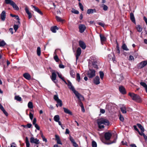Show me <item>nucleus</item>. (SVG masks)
I'll use <instances>...</instances> for the list:
<instances>
[{
    "mask_svg": "<svg viewBox=\"0 0 147 147\" xmlns=\"http://www.w3.org/2000/svg\"><path fill=\"white\" fill-rule=\"evenodd\" d=\"M112 136V134L110 132H107L105 133L104 137L105 140L103 138H101L100 140L101 141L104 143L107 144H110L113 143H115L116 141V139H114L113 141L110 143H107L106 140H109L111 139Z\"/></svg>",
    "mask_w": 147,
    "mask_h": 147,
    "instance_id": "f257e3e1",
    "label": "nucleus"
},
{
    "mask_svg": "<svg viewBox=\"0 0 147 147\" xmlns=\"http://www.w3.org/2000/svg\"><path fill=\"white\" fill-rule=\"evenodd\" d=\"M97 123L98 125V128L100 129H102L104 128V125H102V124L108 125L109 124V122L108 120L101 118L97 120Z\"/></svg>",
    "mask_w": 147,
    "mask_h": 147,
    "instance_id": "f03ea898",
    "label": "nucleus"
},
{
    "mask_svg": "<svg viewBox=\"0 0 147 147\" xmlns=\"http://www.w3.org/2000/svg\"><path fill=\"white\" fill-rule=\"evenodd\" d=\"M68 83L67 84V85L69 88L73 91L77 97L78 98H79L80 97H82L81 95L78 93L77 91L75 90L74 87L73 86L70 82L68 80Z\"/></svg>",
    "mask_w": 147,
    "mask_h": 147,
    "instance_id": "7ed1b4c3",
    "label": "nucleus"
},
{
    "mask_svg": "<svg viewBox=\"0 0 147 147\" xmlns=\"http://www.w3.org/2000/svg\"><path fill=\"white\" fill-rule=\"evenodd\" d=\"M128 95L131 97L133 100L138 102H142V100L140 97L138 95L131 92H129Z\"/></svg>",
    "mask_w": 147,
    "mask_h": 147,
    "instance_id": "20e7f679",
    "label": "nucleus"
},
{
    "mask_svg": "<svg viewBox=\"0 0 147 147\" xmlns=\"http://www.w3.org/2000/svg\"><path fill=\"white\" fill-rule=\"evenodd\" d=\"M87 75L89 78H92L95 75V71L94 69H90L88 71Z\"/></svg>",
    "mask_w": 147,
    "mask_h": 147,
    "instance_id": "39448f33",
    "label": "nucleus"
},
{
    "mask_svg": "<svg viewBox=\"0 0 147 147\" xmlns=\"http://www.w3.org/2000/svg\"><path fill=\"white\" fill-rule=\"evenodd\" d=\"M147 65V60L141 61L137 64V68L139 69H141L143 68Z\"/></svg>",
    "mask_w": 147,
    "mask_h": 147,
    "instance_id": "423d86ee",
    "label": "nucleus"
},
{
    "mask_svg": "<svg viewBox=\"0 0 147 147\" xmlns=\"http://www.w3.org/2000/svg\"><path fill=\"white\" fill-rule=\"evenodd\" d=\"M78 28L79 30V32L81 33L83 32L86 28L85 25L83 24H79Z\"/></svg>",
    "mask_w": 147,
    "mask_h": 147,
    "instance_id": "0eeeda50",
    "label": "nucleus"
},
{
    "mask_svg": "<svg viewBox=\"0 0 147 147\" xmlns=\"http://www.w3.org/2000/svg\"><path fill=\"white\" fill-rule=\"evenodd\" d=\"M0 17L1 20L2 21H4L5 20L6 17V13L5 11L3 10L2 11Z\"/></svg>",
    "mask_w": 147,
    "mask_h": 147,
    "instance_id": "6e6552de",
    "label": "nucleus"
},
{
    "mask_svg": "<svg viewBox=\"0 0 147 147\" xmlns=\"http://www.w3.org/2000/svg\"><path fill=\"white\" fill-rule=\"evenodd\" d=\"M30 142L31 143H34L37 144H39L40 143L39 140L37 138H34L33 137L30 138Z\"/></svg>",
    "mask_w": 147,
    "mask_h": 147,
    "instance_id": "1a4fd4ad",
    "label": "nucleus"
},
{
    "mask_svg": "<svg viewBox=\"0 0 147 147\" xmlns=\"http://www.w3.org/2000/svg\"><path fill=\"white\" fill-rule=\"evenodd\" d=\"M81 53V49L80 47H78L76 51V60L77 61L78 59L79 56L80 55Z\"/></svg>",
    "mask_w": 147,
    "mask_h": 147,
    "instance_id": "9d476101",
    "label": "nucleus"
},
{
    "mask_svg": "<svg viewBox=\"0 0 147 147\" xmlns=\"http://www.w3.org/2000/svg\"><path fill=\"white\" fill-rule=\"evenodd\" d=\"M56 75L55 72H52V76L51 77V78L52 81H53L55 83H56L57 82V81H56Z\"/></svg>",
    "mask_w": 147,
    "mask_h": 147,
    "instance_id": "9b49d317",
    "label": "nucleus"
},
{
    "mask_svg": "<svg viewBox=\"0 0 147 147\" xmlns=\"http://www.w3.org/2000/svg\"><path fill=\"white\" fill-rule=\"evenodd\" d=\"M32 8L34 9V10L41 15H43V13L37 7L34 5H31Z\"/></svg>",
    "mask_w": 147,
    "mask_h": 147,
    "instance_id": "f8f14e48",
    "label": "nucleus"
},
{
    "mask_svg": "<svg viewBox=\"0 0 147 147\" xmlns=\"http://www.w3.org/2000/svg\"><path fill=\"white\" fill-rule=\"evenodd\" d=\"M119 90L120 92L122 94H125L126 93L125 88L122 86H121L119 87Z\"/></svg>",
    "mask_w": 147,
    "mask_h": 147,
    "instance_id": "ddd939ff",
    "label": "nucleus"
},
{
    "mask_svg": "<svg viewBox=\"0 0 147 147\" xmlns=\"http://www.w3.org/2000/svg\"><path fill=\"white\" fill-rule=\"evenodd\" d=\"M80 46L83 49H84L86 48V45L84 42L80 40L79 42Z\"/></svg>",
    "mask_w": 147,
    "mask_h": 147,
    "instance_id": "4468645a",
    "label": "nucleus"
},
{
    "mask_svg": "<svg viewBox=\"0 0 147 147\" xmlns=\"http://www.w3.org/2000/svg\"><path fill=\"white\" fill-rule=\"evenodd\" d=\"M82 97H80L79 98H77L79 100L78 102L79 105L81 107H84L83 105L82 102H81V100H83L84 99V97L81 95Z\"/></svg>",
    "mask_w": 147,
    "mask_h": 147,
    "instance_id": "2eb2a0df",
    "label": "nucleus"
},
{
    "mask_svg": "<svg viewBox=\"0 0 147 147\" xmlns=\"http://www.w3.org/2000/svg\"><path fill=\"white\" fill-rule=\"evenodd\" d=\"M94 82L96 85H98L100 83V78L98 76H96L94 79Z\"/></svg>",
    "mask_w": 147,
    "mask_h": 147,
    "instance_id": "dca6fc26",
    "label": "nucleus"
},
{
    "mask_svg": "<svg viewBox=\"0 0 147 147\" xmlns=\"http://www.w3.org/2000/svg\"><path fill=\"white\" fill-rule=\"evenodd\" d=\"M25 11L26 13L28 14V18L30 19L32 17V14L29 11L27 7H26L25 9Z\"/></svg>",
    "mask_w": 147,
    "mask_h": 147,
    "instance_id": "f3484780",
    "label": "nucleus"
},
{
    "mask_svg": "<svg viewBox=\"0 0 147 147\" xmlns=\"http://www.w3.org/2000/svg\"><path fill=\"white\" fill-rule=\"evenodd\" d=\"M96 10L95 9H89L87 10V13L88 14H90L96 13Z\"/></svg>",
    "mask_w": 147,
    "mask_h": 147,
    "instance_id": "a211bd4d",
    "label": "nucleus"
},
{
    "mask_svg": "<svg viewBox=\"0 0 147 147\" xmlns=\"http://www.w3.org/2000/svg\"><path fill=\"white\" fill-rule=\"evenodd\" d=\"M63 109L64 110V112L65 113L67 114H68L70 115H72V112L68 109L65 107H63Z\"/></svg>",
    "mask_w": 147,
    "mask_h": 147,
    "instance_id": "6ab92c4d",
    "label": "nucleus"
},
{
    "mask_svg": "<svg viewBox=\"0 0 147 147\" xmlns=\"http://www.w3.org/2000/svg\"><path fill=\"white\" fill-rule=\"evenodd\" d=\"M24 77L28 80H30L31 78L30 75L28 73L24 74L23 75Z\"/></svg>",
    "mask_w": 147,
    "mask_h": 147,
    "instance_id": "aec40b11",
    "label": "nucleus"
},
{
    "mask_svg": "<svg viewBox=\"0 0 147 147\" xmlns=\"http://www.w3.org/2000/svg\"><path fill=\"white\" fill-rule=\"evenodd\" d=\"M117 81L118 82H120L123 79V77L120 75H117L116 77Z\"/></svg>",
    "mask_w": 147,
    "mask_h": 147,
    "instance_id": "412c9836",
    "label": "nucleus"
},
{
    "mask_svg": "<svg viewBox=\"0 0 147 147\" xmlns=\"http://www.w3.org/2000/svg\"><path fill=\"white\" fill-rule=\"evenodd\" d=\"M55 140L57 141V144L62 145V143L60 140V139L59 136L56 135H55Z\"/></svg>",
    "mask_w": 147,
    "mask_h": 147,
    "instance_id": "4be33fe9",
    "label": "nucleus"
},
{
    "mask_svg": "<svg viewBox=\"0 0 147 147\" xmlns=\"http://www.w3.org/2000/svg\"><path fill=\"white\" fill-rule=\"evenodd\" d=\"M58 28L56 26H54L52 27L51 28V30L53 33L56 32V30H58Z\"/></svg>",
    "mask_w": 147,
    "mask_h": 147,
    "instance_id": "5701e85b",
    "label": "nucleus"
},
{
    "mask_svg": "<svg viewBox=\"0 0 147 147\" xmlns=\"http://www.w3.org/2000/svg\"><path fill=\"white\" fill-rule=\"evenodd\" d=\"M14 9L16 10H18L19 9V8L18 6L13 1L11 5Z\"/></svg>",
    "mask_w": 147,
    "mask_h": 147,
    "instance_id": "b1692460",
    "label": "nucleus"
},
{
    "mask_svg": "<svg viewBox=\"0 0 147 147\" xmlns=\"http://www.w3.org/2000/svg\"><path fill=\"white\" fill-rule=\"evenodd\" d=\"M130 18L131 20L134 23H136V21L134 14L132 13H130Z\"/></svg>",
    "mask_w": 147,
    "mask_h": 147,
    "instance_id": "393cba45",
    "label": "nucleus"
},
{
    "mask_svg": "<svg viewBox=\"0 0 147 147\" xmlns=\"http://www.w3.org/2000/svg\"><path fill=\"white\" fill-rule=\"evenodd\" d=\"M100 6L102 8L103 10L104 11H106L108 10V7L107 6L104 4L100 5Z\"/></svg>",
    "mask_w": 147,
    "mask_h": 147,
    "instance_id": "a878e982",
    "label": "nucleus"
},
{
    "mask_svg": "<svg viewBox=\"0 0 147 147\" xmlns=\"http://www.w3.org/2000/svg\"><path fill=\"white\" fill-rule=\"evenodd\" d=\"M140 84L145 88L146 91L147 93V85L144 82H141Z\"/></svg>",
    "mask_w": 147,
    "mask_h": 147,
    "instance_id": "bb28decb",
    "label": "nucleus"
},
{
    "mask_svg": "<svg viewBox=\"0 0 147 147\" xmlns=\"http://www.w3.org/2000/svg\"><path fill=\"white\" fill-rule=\"evenodd\" d=\"M100 36L101 42L106 41V38L103 35H102L100 34Z\"/></svg>",
    "mask_w": 147,
    "mask_h": 147,
    "instance_id": "cd10ccee",
    "label": "nucleus"
},
{
    "mask_svg": "<svg viewBox=\"0 0 147 147\" xmlns=\"http://www.w3.org/2000/svg\"><path fill=\"white\" fill-rule=\"evenodd\" d=\"M70 74L72 77L73 78H75V73L74 70H72L70 71Z\"/></svg>",
    "mask_w": 147,
    "mask_h": 147,
    "instance_id": "c85d7f7f",
    "label": "nucleus"
},
{
    "mask_svg": "<svg viewBox=\"0 0 147 147\" xmlns=\"http://www.w3.org/2000/svg\"><path fill=\"white\" fill-rule=\"evenodd\" d=\"M54 120L57 122H58L60 120V117L59 115H55L54 117Z\"/></svg>",
    "mask_w": 147,
    "mask_h": 147,
    "instance_id": "c756f323",
    "label": "nucleus"
},
{
    "mask_svg": "<svg viewBox=\"0 0 147 147\" xmlns=\"http://www.w3.org/2000/svg\"><path fill=\"white\" fill-rule=\"evenodd\" d=\"M137 125L138 127L140 129L141 131H144V128L141 124L138 123Z\"/></svg>",
    "mask_w": 147,
    "mask_h": 147,
    "instance_id": "7c9ffc66",
    "label": "nucleus"
},
{
    "mask_svg": "<svg viewBox=\"0 0 147 147\" xmlns=\"http://www.w3.org/2000/svg\"><path fill=\"white\" fill-rule=\"evenodd\" d=\"M137 31L139 32H141L142 30V28L140 25H138L136 27Z\"/></svg>",
    "mask_w": 147,
    "mask_h": 147,
    "instance_id": "2f4dec72",
    "label": "nucleus"
},
{
    "mask_svg": "<svg viewBox=\"0 0 147 147\" xmlns=\"http://www.w3.org/2000/svg\"><path fill=\"white\" fill-rule=\"evenodd\" d=\"M26 147H30V144L29 142L28 138L27 137H26Z\"/></svg>",
    "mask_w": 147,
    "mask_h": 147,
    "instance_id": "473e14b6",
    "label": "nucleus"
},
{
    "mask_svg": "<svg viewBox=\"0 0 147 147\" xmlns=\"http://www.w3.org/2000/svg\"><path fill=\"white\" fill-rule=\"evenodd\" d=\"M5 2L6 4H10L11 5L13 1L11 0H5Z\"/></svg>",
    "mask_w": 147,
    "mask_h": 147,
    "instance_id": "72a5a7b5",
    "label": "nucleus"
},
{
    "mask_svg": "<svg viewBox=\"0 0 147 147\" xmlns=\"http://www.w3.org/2000/svg\"><path fill=\"white\" fill-rule=\"evenodd\" d=\"M76 80L78 82H80V77L79 73H78L76 75Z\"/></svg>",
    "mask_w": 147,
    "mask_h": 147,
    "instance_id": "f704fd0d",
    "label": "nucleus"
},
{
    "mask_svg": "<svg viewBox=\"0 0 147 147\" xmlns=\"http://www.w3.org/2000/svg\"><path fill=\"white\" fill-rule=\"evenodd\" d=\"M122 48L123 50L125 51H128L129 50V49L127 47V46L126 44L125 43H124L122 46Z\"/></svg>",
    "mask_w": 147,
    "mask_h": 147,
    "instance_id": "c9c22d12",
    "label": "nucleus"
},
{
    "mask_svg": "<svg viewBox=\"0 0 147 147\" xmlns=\"http://www.w3.org/2000/svg\"><path fill=\"white\" fill-rule=\"evenodd\" d=\"M14 99L15 100H16L17 101H19V102L21 101L22 100L21 98L18 96H15Z\"/></svg>",
    "mask_w": 147,
    "mask_h": 147,
    "instance_id": "e433bc0d",
    "label": "nucleus"
},
{
    "mask_svg": "<svg viewBox=\"0 0 147 147\" xmlns=\"http://www.w3.org/2000/svg\"><path fill=\"white\" fill-rule=\"evenodd\" d=\"M37 54L38 56H40L41 54L40 48L39 47H38L37 48Z\"/></svg>",
    "mask_w": 147,
    "mask_h": 147,
    "instance_id": "4c0bfd02",
    "label": "nucleus"
},
{
    "mask_svg": "<svg viewBox=\"0 0 147 147\" xmlns=\"http://www.w3.org/2000/svg\"><path fill=\"white\" fill-rule=\"evenodd\" d=\"M6 44V43L4 40H2L0 41V47H2L5 46Z\"/></svg>",
    "mask_w": 147,
    "mask_h": 147,
    "instance_id": "58836bf2",
    "label": "nucleus"
},
{
    "mask_svg": "<svg viewBox=\"0 0 147 147\" xmlns=\"http://www.w3.org/2000/svg\"><path fill=\"white\" fill-rule=\"evenodd\" d=\"M28 107L29 108L32 109L33 108L32 103L31 102H29L28 103Z\"/></svg>",
    "mask_w": 147,
    "mask_h": 147,
    "instance_id": "ea45409f",
    "label": "nucleus"
},
{
    "mask_svg": "<svg viewBox=\"0 0 147 147\" xmlns=\"http://www.w3.org/2000/svg\"><path fill=\"white\" fill-rule=\"evenodd\" d=\"M57 104L59 105V106L61 107L62 106L63 104L62 101L60 100H59L56 101Z\"/></svg>",
    "mask_w": 147,
    "mask_h": 147,
    "instance_id": "a19ab883",
    "label": "nucleus"
},
{
    "mask_svg": "<svg viewBox=\"0 0 147 147\" xmlns=\"http://www.w3.org/2000/svg\"><path fill=\"white\" fill-rule=\"evenodd\" d=\"M99 75L100 78L101 80H103L104 76V74L102 71H99Z\"/></svg>",
    "mask_w": 147,
    "mask_h": 147,
    "instance_id": "79ce46f5",
    "label": "nucleus"
},
{
    "mask_svg": "<svg viewBox=\"0 0 147 147\" xmlns=\"http://www.w3.org/2000/svg\"><path fill=\"white\" fill-rule=\"evenodd\" d=\"M40 134L41 135V137L43 139V141H45V142H47V139L45 138V137L43 135L42 133V132H40Z\"/></svg>",
    "mask_w": 147,
    "mask_h": 147,
    "instance_id": "37998d69",
    "label": "nucleus"
},
{
    "mask_svg": "<svg viewBox=\"0 0 147 147\" xmlns=\"http://www.w3.org/2000/svg\"><path fill=\"white\" fill-rule=\"evenodd\" d=\"M121 110L123 113H126V109L125 107H122L121 108Z\"/></svg>",
    "mask_w": 147,
    "mask_h": 147,
    "instance_id": "c03bdc74",
    "label": "nucleus"
},
{
    "mask_svg": "<svg viewBox=\"0 0 147 147\" xmlns=\"http://www.w3.org/2000/svg\"><path fill=\"white\" fill-rule=\"evenodd\" d=\"M56 18L58 22H62L63 21V20L61 19V18L60 17H59L58 16H56Z\"/></svg>",
    "mask_w": 147,
    "mask_h": 147,
    "instance_id": "a18cd8bd",
    "label": "nucleus"
},
{
    "mask_svg": "<svg viewBox=\"0 0 147 147\" xmlns=\"http://www.w3.org/2000/svg\"><path fill=\"white\" fill-rule=\"evenodd\" d=\"M54 99L55 101H57L59 100H60L59 98L58 95L57 94L55 95L54 96Z\"/></svg>",
    "mask_w": 147,
    "mask_h": 147,
    "instance_id": "49530a36",
    "label": "nucleus"
},
{
    "mask_svg": "<svg viewBox=\"0 0 147 147\" xmlns=\"http://www.w3.org/2000/svg\"><path fill=\"white\" fill-rule=\"evenodd\" d=\"M92 147H97V144L96 142L93 141L92 142Z\"/></svg>",
    "mask_w": 147,
    "mask_h": 147,
    "instance_id": "de8ad7c7",
    "label": "nucleus"
},
{
    "mask_svg": "<svg viewBox=\"0 0 147 147\" xmlns=\"http://www.w3.org/2000/svg\"><path fill=\"white\" fill-rule=\"evenodd\" d=\"M79 5L80 9L82 11H83L84 10L83 6L82 5L81 3L79 2Z\"/></svg>",
    "mask_w": 147,
    "mask_h": 147,
    "instance_id": "09e8293b",
    "label": "nucleus"
},
{
    "mask_svg": "<svg viewBox=\"0 0 147 147\" xmlns=\"http://www.w3.org/2000/svg\"><path fill=\"white\" fill-rule=\"evenodd\" d=\"M54 58L55 60L57 62H58L59 59L57 55H56L54 57Z\"/></svg>",
    "mask_w": 147,
    "mask_h": 147,
    "instance_id": "8fccbe9b",
    "label": "nucleus"
},
{
    "mask_svg": "<svg viewBox=\"0 0 147 147\" xmlns=\"http://www.w3.org/2000/svg\"><path fill=\"white\" fill-rule=\"evenodd\" d=\"M92 65L93 67L96 68H98V67L97 65L96 64V62H94L92 63Z\"/></svg>",
    "mask_w": 147,
    "mask_h": 147,
    "instance_id": "3c124183",
    "label": "nucleus"
},
{
    "mask_svg": "<svg viewBox=\"0 0 147 147\" xmlns=\"http://www.w3.org/2000/svg\"><path fill=\"white\" fill-rule=\"evenodd\" d=\"M69 140L72 144L75 142L72 137L70 136H69Z\"/></svg>",
    "mask_w": 147,
    "mask_h": 147,
    "instance_id": "603ef678",
    "label": "nucleus"
},
{
    "mask_svg": "<svg viewBox=\"0 0 147 147\" xmlns=\"http://www.w3.org/2000/svg\"><path fill=\"white\" fill-rule=\"evenodd\" d=\"M13 28L14 30L16 32L18 28V25H14L13 26Z\"/></svg>",
    "mask_w": 147,
    "mask_h": 147,
    "instance_id": "864d4df0",
    "label": "nucleus"
},
{
    "mask_svg": "<svg viewBox=\"0 0 147 147\" xmlns=\"http://www.w3.org/2000/svg\"><path fill=\"white\" fill-rule=\"evenodd\" d=\"M119 119L122 122L124 120V118L123 117L122 115H120L119 116Z\"/></svg>",
    "mask_w": 147,
    "mask_h": 147,
    "instance_id": "5fc2aeb1",
    "label": "nucleus"
},
{
    "mask_svg": "<svg viewBox=\"0 0 147 147\" xmlns=\"http://www.w3.org/2000/svg\"><path fill=\"white\" fill-rule=\"evenodd\" d=\"M72 12L76 14H78L79 13V11L75 9H74L73 11H72Z\"/></svg>",
    "mask_w": 147,
    "mask_h": 147,
    "instance_id": "6e6d98bb",
    "label": "nucleus"
},
{
    "mask_svg": "<svg viewBox=\"0 0 147 147\" xmlns=\"http://www.w3.org/2000/svg\"><path fill=\"white\" fill-rule=\"evenodd\" d=\"M2 111L6 116H8V113L5 111L4 109H3L2 110Z\"/></svg>",
    "mask_w": 147,
    "mask_h": 147,
    "instance_id": "4d7b16f0",
    "label": "nucleus"
},
{
    "mask_svg": "<svg viewBox=\"0 0 147 147\" xmlns=\"http://www.w3.org/2000/svg\"><path fill=\"white\" fill-rule=\"evenodd\" d=\"M29 117L31 120H32L33 119V115L31 112H30L29 113Z\"/></svg>",
    "mask_w": 147,
    "mask_h": 147,
    "instance_id": "13d9d810",
    "label": "nucleus"
},
{
    "mask_svg": "<svg viewBox=\"0 0 147 147\" xmlns=\"http://www.w3.org/2000/svg\"><path fill=\"white\" fill-rule=\"evenodd\" d=\"M34 125L36 129L38 130H40V127L37 124H35Z\"/></svg>",
    "mask_w": 147,
    "mask_h": 147,
    "instance_id": "bf43d9fd",
    "label": "nucleus"
},
{
    "mask_svg": "<svg viewBox=\"0 0 147 147\" xmlns=\"http://www.w3.org/2000/svg\"><path fill=\"white\" fill-rule=\"evenodd\" d=\"M36 119L35 118L34 119L33 121L32 122L33 124V125H34L35 124H36Z\"/></svg>",
    "mask_w": 147,
    "mask_h": 147,
    "instance_id": "052dcab7",
    "label": "nucleus"
},
{
    "mask_svg": "<svg viewBox=\"0 0 147 147\" xmlns=\"http://www.w3.org/2000/svg\"><path fill=\"white\" fill-rule=\"evenodd\" d=\"M59 67L60 68H64L65 67L62 64H60L59 65Z\"/></svg>",
    "mask_w": 147,
    "mask_h": 147,
    "instance_id": "680f3d73",
    "label": "nucleus"
},
{
    "mask_svg": "<svg viewBox=\"0 0 147 147\" xmlns=\"http://www.w3.org/2000/svg\"><path fill=\"white\" fill-rule=\"evenodd\" d=\"M32 125L30 123H28L26 125L27 128H30L31 127Z\"/></svg>",
    "mask_w": 147,
    "mask_h": 147,
    "instance_id": "e2e57ef3",
    "label": "nucleus"
},
{
    "mask_svg": "<svg viewBox=\"0 0 147 147\" xmlns=\"http://www.w3.org/2000/svg\"><path fill=\"white\" fill-rule=\"evenodd\" d=\"M133 127H134V129L137 131H138V132H139V130L137 128V126L136 125H134L133 126Z\"/></svg>",
    "mask_w": 147,
    "mask_h": 147,
    "instance_id": "0e129e2a",
    "label": "nucleus"
},
{
    "mask_svg": "<svg viewBox=\"0 0 147 147\" xmlns=\"http://www.w3.org/2000/svg\"><path fill=\"white\" fill-rule=\"evenodd\" d=\"M144 132V131H141V132H140V131H139L138 133L140 135L144 136V135H145V134L143 133Z\"/></svg>",
    "mask_w": 147,
    "mask_h": 147,
    "instance_id": "69168bd1",
    "label": "nucleus"
},
{
    "mask_svg": "<svg viewBox=\"0 0 147 147\" xmlns=\"http://www.w3.org/2000/svg\"><path fill=\"white\" fill-rule=\"evenodd\" d=\"M98 24L99 25L101 26H102V27H104L105 26V24L102 22H99L98 23Z\"/></svg>",
    "mask_w": 147,
    "mask_h": 147,
    "instance_id": "338daca9",
    "label": "nucleus"
},
{
    "mask_svg": "<svg viewBox=\"0 0 147 147\" xmlns=\"http://www.w3.org/2000/svg\"><path fill=\"white\" fill-rule=\"evenodd\" d=\"M72 144L74 147H77L78 146V145L75 142L72 143Z\"/></svg>",
    "mask_w": 147,
    "mask_h": 147,
    "instance_id": "774afa93",
    "label": "nucleus"
}]
</instances>
